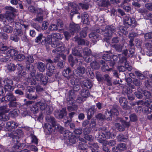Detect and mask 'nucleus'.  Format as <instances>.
I'll list each match as a JSON object with an SVG mask.
<instances>
[{"instance_id": "obj_1", "label": "nucleus", "mask_w": 152, "mask_h": 152, "mask_svg": "<svg viewBox=\"0 0 152 152\" xmlns=\"http://www.w3.org/2000/svg\"><path fill=\"white\" fill-rule=\"evenodd\" d=\"M3 48V50L0 51V53L2 54L3 56V58L0 59V61L1 62H7L10 58L16 55L18 53V52L16 50L14 49H8L6 46L4 45Z\"/></svg>"}, {"instance_id": "obj_2", "label": "nucleus", "mask_w": 152, "mask_h": 152, "mask_svg": "<svg viewBox=\"0 0 152 152\" xmlns=\"http://www.w3.org/2000/svg\"><path fill=\"white\" fill-rule=\"evenodd\" d=\"M115 28L113 26H106L105 29L102 30L100 28H98L95 31L97 32L102 34L107 39L112 37L113 34L116 31Z\"/></svg>"}, {"instance_id": "obj_3", "label": "nucleus", "mask_w": 152, "mask_h": 152, "mask_svg": "<svg viewBox=\"0 0 152 152\" xmlns=\"http://www.w3.org/2000/svg\"><path fill=\"white\" fill-rule=\"evenodd\" d=\"M6 8L7 10L4 18L7 21L8 23H11L14 22V13L16 12V10L11 7H7Z\"/></svg>"}, {"instance_id": "obj_4", "label": "nucleus", "mask_w": 152, "mask_h": 152, "mask_svg": "<svg viewBox=\"0 0 152 152\" xmlns=\"http://www.w3.org/2000/svg\"><path fill=\"white\" fill-rule=\"evenodd\" d=\"M51 47L56 48L52 52L53 53H58V52L65 50V47L63 43L60 41L55 40L51 44Z\"/></svg>"}, {"instance_id": "obj_5", "label": "nucleus", "mask_w": 152, "mask_h": 152, "mask_svg": "<svg viewBox=\"0 0 152 152\" xmlns=\"http://www.w3.org/2000/svg\"><path fill=\"white\" fill-rule=\"evenodd\" d=\"M46 67L48 69L46 75L49 77L51 76L55 71V68L53 62L50 59L46 60Z\"/></svg>"}, {"instance_id": "obj_6", "label": "nucleus", "mask_w": 152, "mask_h": 152, "mask_svg": "<svg viewBox=\"0 0 152 152\" xmlns=\"http://www.w3.org/2000/svg\"><path fill=\"white\" fill-rule=\"evenodd\" d=\"M23 132L20 129L16 130L14 132L13 134L8 133L7 136L12 138V141L15 143L19 142L20 138L23 135Z\"/></svg>"}, {"instance_id": "obj_7", "label": "nucleus", "mask_w": 152, "mask_h": 152, "mask_svg": "<svg viewBox=\"0 0 152 152\" xmlns=\"http://www.w3.org/2000/svg\"><path fill=\"white\" fill-rule=\"evenodd\" d=\"M4 83V89L9 91H12L14 89V86L11 85L13 84V81L11 79L8 78H5L3 81Z\"/></svg>"}, {"instance_id": "obj_8", "label": "nucleus", "mask_w": 152, "mask_h": 152, "mask_svg": "<svg viewBox=\"0 0 152 152\" xmlns=\"http://www.w3.org/2000/svg\"><path fill=\"white\" fill-rule=\"evenodd\" d=\"M16 98L11 92L8 93L5 96L3 97L1 99L2 102H3L4 101L6 102H10L12 100L16 101Z\"/></svg>"}, {"instance_id": "obj_9", "label": "nucleus", "mask_w": 152, "mask_h": 152, "mask_svg": "<svg viewBox=\"0 0 152 152\" xmlns=\"http://www.w3.org/2000/svg\"><path fill=\"white\" fill-rule=\"evenodd\" d=\"M69 96L67 99L66 102L67 104L72 105L75 102L74 99L75 97V94L74 91L72 90H70L69 92Z\"/></svg>"}, {"instance_id": "obj_10", "label": "nucleus", "mask_w": 152, "mask_h": 152, "mask_svg": "<svg viewBox=\"0 0 152 152\" xmlns=\"http://www.w3.org/2000/svg\"><path fill=\"white\" fill-rule=\"evenodd\" d=\"M25 97L30 100H34L38 98L36 93L30 89H28V92L26 93Z\"/></svg>"}, {"instance_id": "obj_11", "label": "nucleus", "mask_w": 152, "mask_h": 152, "mask_svg": "<svg viewBox=\"0 0 152 152\" xmlns=\"http://www.w3.org/2000/svg\"><path fill=\"white\" fill-rule=\"evenodd\" d=\"M17 67L18 70V76L19 77H24L26 75V72L24 70V67L20 64H17Z\"/></svg>"}, {"instance_id": "obj_12", "label": "nucleus", "mask_w": 152, "mask_h": 152, "mask_svg": "<svg viewBox=\"0 0 152 152\" xmlns=\"http://www.w3.org/2000/svg\"><path fill=\"white\" fill-rule=\"evenodd\" d=\"M104 133L103 130L102 131H99L95 135V137L97 139L98 142L101 143H105Z\"/></svg>"}, {"instance_id": "obj_13", "label": "nucleus", "mask_w": 152, "mask_h": 152, "mask_svg": "<svg viewBox=\"0 0 152 152\" xmlns=\"http://www.w3.org/2000/svg\"><path fill=\"white\" fill-rule=\"evenodd\" d=\"M36 79L38 81H41L44 85L46 84L48 81V79L46 76L42 73H38L35 76Z\"/></svg>"}, {"instance_id": "obj_14", "label": "nucleus", "mask_w": 152, "mask_h": 152, "mask_svg": "<svg viewBox=\"0 0 152 152\" xmlns=\"http://www.w3.org/2000/svg\"><path fill=\"white\" fill-rule=\"evenodd\" d=\"M80 28V27L78 24H76L74 23H72L70 24V31L72 35L74 34V33L78 31Z\"/></svg>"}, {"instance_id": "obj_15", "label": "nucleus", "mask_w": 152, "mask_h": 152, "mask_svg": "<svg viewBox=\"0 0 152 152\" xmlns=\"http://www.w3.org/2000/svg\"><path fill=\"white\" fill-rule=\"evenodd\" d=\"M124 22L125 24L131 25L134 24L135 22V19L134 18H130L129 15H126L124 18Z\"/></svg>"}, {"instance_id": "obj_16", "label": "nucleus", "mask_w": 152, "mask_h": 152, "mask_svg": "<svg viewBox=\"0 0 152 152\" xmlns=\"http://www.w3.org/2000/svg\"><path fill=\"white\" fill-rule=\"evenodd\" d=\"M119 102L122 107L125 110H127L129 108L128 106V101L126 98L124 97H121L119 98Z\"/></svg>"}, {"instance_id": "obj_17", "label": "nucleus", "mask_w": 152, "mask_h": 152, "mask_svg": "<svg viewBox=\"0 0 152 152\" xmlns=\"http://www.w3.org/2000/svg\"><path fill=\"white\" fill-rule=\"evenodd\" d=\"M126 145L125 143H121L118 144L117 147L113 148V152H115L121 151L125 150L126 149Z\"/></svg>"}, {"instance_id": "obj_18", "label": "nucleus", "mask_w": 152, "mask_h": 152, "mask_svg": "<svg viewBox=\"0 0 152 152\" xmlns=\"http://www.w3.org/2000/svg\"><path fill=\"white\" fill-rule=\"evenodd\" d=\"M95 106L92 105L88 109L87 113V118L88 119H91L92 117L94 115L96 112V110Z\"/></svg>"}, {"instance_id": "obj_19", "label": "nucleus", "mask_w": 152, "mask_h": 152, "mask_svg": "<svg viewBox=\"0 0 152 152\" xmlns=\"http://www.w3.org/2000/svg\"><path fill=\"white\" fill-rule=\"evenodd\" d=\"M37 43H41L42 45H45V37L42 34H39L35 39Z\"/></svg>"}, {"instance_id": "obj_20", "label": "nucleus", "mask_w": 152, "mask_h": 152, "mask_svg": "<svg viewBox=\"0 0 152 152\" xmlns=\"http://www.w3.org/2000/svg\"><path fill=\"white\" fill-rule=\"evenodd\" d=\"M132 67L131 66H130L129 63H125V66H118V69L119 72H124L127 69L129 71H131L132 69Z\"/></svg>"}, {"instance_id": "obj_21", "label": "nucleus", "mask_w": 152, "mask_h": 152, "mask_svg": "<svg viewBox=\"0 0 152 152\" xmlns=\"http://www.w3.org/2000/svg\"><path fill=\"white\" fill-rule=\"evenodd\" d=\"M77 71L75 72V75L77 77L82 76L85 72V69L83 66H79L77 68Z\"/></svg>"}, {"instance_id": "obj_22", "label": "nucleus", "mask_w": 152, "mask_h": 152, "mask_svg": "<svg viewBox=\"0 0 152 152\" xmlns=\"http://www.w3.org/2000/svg\"><path fill=\"white\" fill-rule=\"evenodd\" d=\"M89 37L94 43L99 39L98 35L95 32H91L89 34Z\"/></svg>"}, {"instance_id": "obj_23", "label": "nucleus", "mask_w": 152, "mask_h": 152, "mask_svg": "<svg viewBox=\"0 0 152 152\" xmlns=\"http://www.w3.org/2000/svg\"><path fill=\"white\" fill-rule=\"evenodd\" d=\"M36 64L37 68L40 72H45L46 66L44 63L39 61Z\"/></svg>"}, {"instance_id": "obj_24", "label": "nucleus", "mask_w": 152, "mask_h": 152, "mask_svg": "<svg viewBox=\"0 0 152 152\" xmlns=\"http://www.w3.org/2000/svg\"><path fill=\"white\" fill-rule=\"evenodd\" d=\"M134 51L133 48H131L129 50L127 49L124 50L122 54L126 57H132L134 54Z\"/></svg>"}, {"instance_id": "obj_25", "label": "nucleus", "mask_w": 152, "mask_h": 152, "mask_svg": "<svg viewBox=\"0 0 152 152\" xmlns=\"http://www.w3.org/2000/svg\"><path fill=\"white\" fill-rule=\"evenodd\" d=\"M55 115L56 117L58 118H63L64 117L66 116L67 115V113L66 111V108H63L60 111L58 115L55 113Z\"/></svg>"}, {"instance_id": "obj_26", "label": "nucleus", "mask_w": 152, "mask_h": 152, "mask_svg": "<svg viewBox=\"0 0 152 152\" xmlns=\"http://www.w3.org/2000/svg\"><path fill=\"white\" fill-rule=\"evenodd\" d=\"M18 126V124L13 121H9L6 124V127L7 128L14 129L16 128Z\"/></svg>"}, {"instance_id": "obj_27", "label": "nucleus", "mask_w": 152, "mask_h": 152, "mask_svg": "<svg viewBox=\"0 0 152 152\" xmlns=\"http://www.w3.org/2000/svg\"><path fill=\"white\" fill-rule=\"evenodd\" d=\"M83 83L84 86L88 89L91 88L93 86L92 82L89 80H84Z\"/></svg>"}, {"instance_id": "obj_28", "label": "nucleus", "mask_w": 152, "mask_h": 152, "mask_svg": "<svg viewBox=\"0 0 152 152\" xmlns=\"http://www.w3.org/2000/svg\"><path fill=\"white\" fill-rule=\"evenodd\" d=\"M53 110V108L52 106L47 105L43 111L45 114L49 115L52 113Z\"/></svg>"}, {"instance_id": "obj_29", "label": "nucleus", "mask_w": 152, "mask_h": 152, "mask_svg": "<svg viewBox=\"0 0 152 152\" xmlns=\"http://www.w3.org/2000/svg\"><path fill=\"white\" fill-rule=\"evenodd\" d=\"M80 48L79 47H75L72 50V53L75 56H77L79 57H82V55L80 52L79 49Z\"/></svg>"}, {"instance_id": "obj_30", "label": "nucleus", "mask_w": 152, "mask_h": 152, "mask_svg": "<svg viewBox=\"0 0 152 152\" xmlns=\"http://www.w3.org/2000/svg\"><path fill=\"white\" fill-rule=\"evenodd\" d=\"M134 73L137 78L140 80H143L145 79V75L139 71H135Z\"/></svg>"}, {"instance_id": "obj_31", "label": "nucleus", "mask_w": 152, "mask_h": 152, "mask_svg": "<svg viewBox=\"0 0 152 152\" xmlns=\"http://www.w3.org/2000/svg\"><path fill=\"white\" fill-rule=\"evenodd\" d=\"M118 34L120 36L123 34H126L127 33L126 28L122 26H121L118 27Z\"/></svg>"}, {"instance_id": "obj_32", "label": "nucleus", "mask_w": 152, "mask_h": 152, "mask_svg": "<svg viewBox=\"0 0 152 152\" xmlns=\"http://www.w3.org/2000/svg\"><path fill=\"white\" fill-rule=\"evenodd\" d=\"M37 106L42 111L45 109L46 106H47L45 102H39L36 103Z\"/></svg>"}, {"instance_id": "obj_33", "label": "nucleus", "mask_w": 152, "mask_h": 152, "mask_svg": "<svg viewBox=\"0 0 152 152\" xmlns=\"http://www.w3.org/2000/svg\"><path fill=\"white\" fill-rule=\"evenodd\" d=\"M98 3V5L101 7H107L110 4L109 1L106 0H100Z\"/></svg>"}, {"instance_id": "obj_34", "label": "nucleus", "mask_w": 152, "mask_h": 152, "mask_svg": "<svg viewBox=\"0 0 152 152\" xmlns=\"http://www.w3.org/2000/svg\"><path fill=\"white\" fill-rule=\"evenodd\" d=\"M11 110L7 105L0 107V113H7Z\"/></svg>"}, {"instance_id": "obj_35", "label": "nucleus", "mask_w": 152, "mask_h": 152, "mask_svg": "<svg viewBox=\"0 0 152 152\" xmlns=\"http://www.w3.org/2000/svg\"><path fill=\"white\" fill-rule=\"evenodd\" d=\"M82 19L84 24H87L88 23L89 21L88 15L87 13L84 12L83 13Z\"/></svg>"}, {"instance_id": "obj_36", "label": "nucleus", "mask_w": 152, "mask_h": 152, "mask_svg": "<svg viewBox=\"0 0 152 152\" xmlns=\"http://www.w3.org/2000/svg\"><path fill=\"white\" fill-rule=\"evenodd\" d=\"M46 119L48 123L51 124L53 126L54 125L56 122L55 118L51 116H47L46 118Z\"/></svg>"}, {"instance_id": "obj_37", "label": "nucleus", "mask_w": 152, "mask_h": 152, "mask_svg": "<svg viewBox=\"0 0 152 152\" xmlns=\"http://www.w3.org/2000/svg\"><path fill=\"white\" fill-rule=\"evenodd\" d=\"M9 119V117L8 114L3 113H0V120L5 121Z\"/></svg>"}, {"instance_id": "obj_38", "label": "nucleus", "mask_w": 152, "mask_h": 152, "mask_svg": "<svg viewBox=\"0 0 152 152\" xmlns=\"http://www.w3.org/2000/svg\"><path fill=\"white\" fill-rule=\"evenodd\" d=\"M80 94L83 97L86 98L89 96L90 93L88 90L83 89L81 90Z\"/></svg>"}, {"instance_id": "obj_39", "label": "nucleus", "mask_w": 152, "mask_h": 152, "mask_svg": "<svg viewBox=\"0 0 152 152\" xmlns=\"http://www.w3.org/2000/svg\"><path fill=\"white\" fill-rule=\"evenodd\" d=\"M45 130L48 134L51 133L53 131L52 126L49 123L45 124Z\"/></svg>"}, {"instance_id": "obj_40", "label": "nucleus", "mask_w": 152, "mask_h": 152, "mask_svg": "<svg viewBox=\"0 0 152 152\" xmlns=\"http://www.w3.org/2000/svg\"><path fill=\"white\" fill-rule=\"evenodd\" d=\"M3 31L7 33H11L13 30V28L9 25H7L3 28Z\"/></svg>"}, {"instance_id": "obj_41", "label": "nucleus", "mask_w": 152, "mask_h": 152, "mask_svg": "<svg viewBox=\"0 0 152 152\" xmlns=\"http://www.w3.org/2000/svg\"><path fill=\"white\" fill-rule=\"evenodd\" d=\"M63 75L67 78L69 77L70 75H72L71 74V70L69 68H66L63 71Z\"/></svg>"}, {"instance_id": "obj_42", "label": "nucleus", "mask_w": 152, "mask_h": 152, "mask_svg": "<svg viewBox=\"0 0 152 152\" xmlns=\"http://www.w3.org/2000/svg\"><path fill=\"white\" fill-rule=\"evenodd\" d=\"M117 122L120 121L122 123L124 127H125L128 128L130 125L129 123V122H127L122 120L121 118L119 117H117L116 119Z\"/></svg>"}, {"instance_id": "obj_43", "label": "nucleus", "mask_w": 152, "mask_h": 152, "mask_svg": "<svg viewBox=\"0 0 152 152\" xmlns=\"http://www.w3.org/2000/svg\"><path fill=\"white\" fill-rule=\"evenodd\" d=\"M34 59L33 56H28L26 58V64H30L32 63L34 61Z\"/></svg>"}, {"instance_id": "obj_44", "label": "nucleus", "mask_w": 152, "mask_h": 152, "mask_svg": "<svg viewBox=\"0 0 152 152\" xmlns=\"http://www.w3.org/2000/svg\"><path fill=\"white\" fill-rule=\"evenodd\" d=\"M78 44L79 45H85L88 46L89 44V42L87 40H85L83 39H80L78 40Z\"/></svg>"}, {"instance_id": "obj_45", "label": "nucleus", "mask_w": 152, "mask_h": 152, "mask_svg": "<svg viewBox=\"0 0 152 152\" xmlns=\"http://www.w3.org/2000/svg\"><path fill=\"white\" fill-rule=\"evenodd\" d=\"M75 9L74 8L71 11L70 13L71 18L72 19V18L73 15L75 14H77L78 13V10L79 9V7L78 5L75 4Z\"/></svg>"}, {"instance_id": "obj_46", "label": "nucleus", "mask_w": 152, "mask_h": 152, "mask_svg": "<svg viewBox=\"0 0 152 152\" xmlns=\"http://www.w3.org/2000/svg\"><path fill=\"white\" fill-rule=\"evenodd\" d=\"M67 108L69 111L70 112H76L77 109V106L75 105H72V106H67Z\"/></svg>"}, {"instance_id": "obj_47", "label": "nucleus", "mask_w": 152, "mask_h": 152, "mask_svg": "<svg viewBox=\"0 0 152 152\" xmlns=\"http://www.w3.org/2000/svg\"><path fill=\"white\" fill-rule=\"evenodd\" d=\"M52 38H53L52 34L48 35L47 38H45V44L47 45V44H48L51 45V44L54 42H52Z\"/></svg>"}, {"instance_id": "obj_48", "label": "nucleus", "mask_w": 152, "mask_h": 152, "mask_svg": "<svg viewBox=\"0 0 152 152\" xmlns=\"http://www.w3.org/2000/svg\"><path fill=\"white\" fill-rule=\"evenodd\" d=\"M112 113L110 110L107 111L104 115L105 119L108 121H110L111 119L112 116Z\"/></svg>"}, {"instance_id": "obj_49", "label": "nucleus", "mask_w": 152, "mask_h": 152, "mask_svg": "<svg viewBox=\"0 0 152 152\" xmlns=\"http://www.w3.org/2000/svg\"><path fill=\"white\" fill-rule=\"evenodd\" d=\"M127 139V136L124 135L123 134H120L118 136V141L121 142H125Z\"/></svg>"}, {"instance_id": "obj_50", "label": "nucleus", "mask_w": 152, "mask_h": 152, "mask_svg": "<svg viewBox=\"0 0 152 152\" xmlns=\"http://www.w3.org/2000/svg\"><path fill=\"white\" fill-rule=\"evenodd\" d=\"M118 108V107L116 105L113 106L112 109L110 110L113 115L117 116L119 114Z\"/></svg>"}, {"instance_id": "obj_51", "label": "nucleus", "mask_w": 152, "mask_h": 152, "mask_svg": "<svg viewBox=\"0 0 152 152\" xmlns=\"http://www.w3.org/2000/svg\"><path fill=\"white\" fill-rule=\"evenodd\" d=\"M53 126L55 127L56 130L60 131L61 133H63L62 132L64 131V128L60 126V124L57 123L56 122L55 123L54 125Z\"/></svg>"}, {"instance_id": "obj_52", "label": "nucleus", "mask_w": 152, "mask_h": 152, "mask_svg": "<svg viewBox=\"0 0 152 152\" xmlns=\"http://www.w3.org/2000/svg\"><path fill=\"white\" fill-rule=\"evenodd\" d=\"M91 66L93 69H97L100 67L99 64L95 61H93L91 63Z\"/></svg>"}, {"instance_id": "obj_53", "label": "nucleus", "mask_w": 152, "mask_h": 152, "mask_svg": "<svg viewBox=\"0 0 152 152\" xmlns=\"http://www.w3.org/2000/svg\"><path fill=\"white\" fill-rule=\"evenodd\" d=\"M45 11L41 8H36L35 12L37 15H44L45 14Z\"/></svg>"}, {"instance_id": "obj_54", "label": "nucleus", "mask_w": 152, "mask_h": 152, "mask_svg": "<svg viewBox=\"0 0 152 152\" xmlns=\"http://www.w3.org/2000/svg\"><path fill=\"white\" fill-rule=\"evenodd\" d=\"M113 47L117 51L121 52L122 50L123 45V44H116L114 45Z\"/></svg>"}, {"instance_id": "obj_55", "label": "nucleus", "mask_w": 152, "mask_h": 152, "mask_svg": "<svg viewBox=\"0 0 152 152\" xmlns=\"http://www.w3.org/2000/svg\"><path fill=\"white\" fill-rule=\"evenodd\" d=\"M117 58L116 56H114L113 57L112 59L110 58L109 61H107V64H109L110 66H113L115 64V60H114V58H115L116 60Z\"/></svg>"}, {"instance_id": "obj_56", "label": "nucleus", "mask_w": 152, "mask_h": 152, "mask_svg": "<svg viewBox=\"0 0 152 152\" xmlns=\"http://www.w3.org/2000/svg\"><path fill=\"white\" fill-rule=\"evenodd\" d=\"M52 36L53 38L56 39L55 40H57L56 39L61 40L62 38V35L59 33H53L52 34Z\"/></svg>"}, {"instance_id": "obj_57", "label": "nucleus", "mask_w": 152, "mask_h": 152, "mask_svg": "<svg viewBox=\"0 0 152 152\" xmlns=\"http://www.w3.org/2000/svg\"><path fill=\"white\" fill-rule=\"evenodd\" d=\"M122 54H123L122 53V54H118V56H119L120 62L121 63H124L125 64L126 63V64L129 63L126 60V57L123 56H122Z\"/></svg>"}, {"instance_id": "obj_58", "label": "nucleus", "mask_w": 152, "mask_h": 152, "mask_svg": "<svg viewBox=\"0 0 152 152\" xmlns=\"http://www.w3.org/2000/svg\"><path fill=\"white\" fill-rule=\"evenodd\" d=\"M9 107L11 109L12 107H17L18 105V103L16 102V101H12L10 102L8 104Z\"/></svg>"}, {"instance_id": "obj_59", "label": "nucleus", "mask_w": 152, "mask_h": 152, "mask_svg": "<svg viewBox=\"0 0 152 152\" xmlns=\"http://www.w3.org/2000/svg\"><path fill=\"white\" fill-rule=\"evenodd\" d=\"M83 53L86 56H90L91 54V51L90 49L86 48L83 50Z\"/></svg>"}, {"instance_id": "obj_60", "label": "nucleus", "mask_w": 152, "mask_h": 152, "mask_svg": "<svg viewBox=\"0 0 152 152\" xmlns=\"http://www.w3.org/2000/svg\"><path fill=\"white\" fill-rule=\"evenodd\" d=\"M19 110L17 109H15L12 111H11L10 112V115L13 117L17 116L18 114Z\"/></svg>"}, {"instance_id": "obj_61", "label": "nucleus", "mask_w": 152, "mask_h": 152, "mask_svg": "<svg viewBox=\"0 0 152 152\" xmlns=\"http://www.w3.org/2000/svg\"><path fill=\"white\" fill-rule=\"evenodd\" d=\"M152 111V109L148 106H145L144 108V113L146 114H148L151 113Z\"/></svg>"}, {"instance_id": "obj_62", "label": "nucleus", "mask_w": 152, "mask_h": 152, "mask_svg": "<svg viewBox=\"0 0 152 152\" xmlns=\"http://www.w3.org/2000/svg\"><path fill=\"white\" fill-rule=\"evenodd\" d=\"M103 131L104 133V135L105 136H104V139H108L110 138L111 137V133L108 131H104L103 130Z\"/></svg>"}, {"instance_id": "obj_63", "label": "nucleus", "mask_w": 152, "mask_h": 152, "mask_svg": "<svg viewBox=\"0 0 152 152\" xmlns=\"http://www.w3.org/2000/svg\"><path fill=\"white\" fill-rule=\"evenodd\" d=\"M22 147L18 144H15L12 148V149L13 151V152H18V150L20 149Z\"/></svg>"}, {"instance_id": "obj_64", "label": "nucleus", "mask_w": 152, "mask_h": 152, "mask_svg": "<svg viewBox=\"0 0 152 152\" xmlns=\"http://www.w3.org/2000/svg\"><path fill=\"white\" fill-rule=\"evenodd\" d=\"M67 78V80H69L70 83L72 85L75 84V83L76 82L75 80V78L73 75H70L69 77Z\"/></svg>"}]
</instances>
